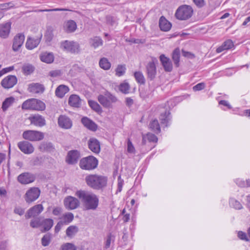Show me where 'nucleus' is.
I'll use <instances>...</instances> for the list:
<instances>
[{
  "instance_id": "f257e3e1",
  "label": "nucleus",
  "mask_w": 250,
  "mask_h": 250,
  "mask_svg": "<svg viewBox=\"0 0 250 250\" xmlns=\"http://www.w3.org/2000/svg\"><path fill=\"white\" fill-rule=\"evenodd\" d=\"M75 195L81 200L84 210H95L99 205V198L94 193L80 190L75 193Z\"/></svg>"
},
{
  "instance_id": "f03ea898",
  "label": "nucleus",
  "mask_w": 250,
  "mask_h": 250,
  "mask_svg": "<svg viewBox=\"0 0 250 250\" xmlns=\"http://www.w3.org/2000/svg\"><path fill=\"white\" fill-rule=\"evenodd\" d=\"M87 185L94 189H100L105 187L107 184V178L98 175H89L86 177Z\"/></svg>"
},
{
  "instance_id": "7ed1b4c3",
  "label": "nucleus",
  "mask_w": 250,
  "mask_h": 250,
  "mask_svg": "<svg viewBox=\"0 0 250 250\" xmlns=\"http://www.w3.org/2000/svg\"><path fill=\"white\" fill-rule=\"evenodd\" d=\"M21 108L24 110L43 111L45 109V104L41 100L32 98L24 101Z\"/></svg>"
},
{
  "instance_id": "20e7f679",
  "label": "nucleus",
  "mask_w": 250,
  "mask_h": 250,
  "mask_svg": "<svg viewBox=\"0 0 250 250\" xmlns=\"http://www.w3.org/2000/svg\"><path fill=\"white\" fill-rule=\"evenodd\" d=\"M98 164V161L95 157L89 156L82 159L79 165L82 169L90 170L97 167Z\"/></svg>"
},
{
  "instance_id": "39448f33",
  "label": "nucleus",
  "mask_w": 250,
  "mask_h": 250,
  "mask_svg": "<svg viewBox=\"0 0 250 250\" xmlns=\"http://www.w3.org/2000/svg\"><path fill=\"white\" fill-rule=\"evenodd\" d=\"M193 14V9L190 6L184 5L180 6L176 10L175 17L180 20H186L190 18Z\"/></svg>"
},
{
  "instance_id": "423d86ee",
  "label": "nucleus",
  "mask_w": 250,
  "mask_h": 250,
  "mask_svg": "<svg viewBox=\"0 0 250 250\" xmlns=\"http://www.w3.org/2000/svg\"><path fill=\"white\" fill-rule=\"evenodd\" d=\"M22 137L30 141H39L43 139L44 134L40 131L29 130L23 132Z\"/></svg>"
},
{
  "instance_id": "0eeeda50",
  "label": "nucleus",
  "mask_w": 250,
  "mask_h": 250,
  "mask_svg": "<svg viewBox=\"0 0 250 250\" xmlns=\"http://www.w3.org/2000/svg\"><path fill=\"white\" fill-rule=\"evenodd\" d=\"M61 47L71 53H78L80 52L79 44L74 41H65L61 43Z\"/></svg>"
},
{
  "instance_id": "6e6552de",
  "label": "nucleus",
  "mask_w": 250,
  "mask_h": 250,
  "mask_svg": "<svg viewBox=\"0 0 250 250\" xmlns=\"http://www.w3.org/2000/svg\"><path fill=\"white\" fill-rule=\"evenodd\" d=\"M40 190L36 187L31 188L26 191L24 195L25 201L30 203L37 199L40 195Z\"/></svg>"
},
{
  "instance_id": "1a4fd4ad",
  "label": "nucleus",
  "mask_w": 250,
  "mask_h": 250,
  "mask_svg": "<svg viewBox=\"0 0 250 250\" xmlns=\"http://www.w3.org/2000/svg\"><path fill=\"white\" fill-rule=\"evenodd\" d=\"M64 206L68 210L77 208L80 205L79 200L74 197L68 196L65 197L63 201Z\"/></svg>"
},
{
  "instance_id": "9d476101",
  "label": "nucleus",
  "mask_w": 250,
  "mask_h": 250,
  "mask_svg": "<svg viewBox=\"0 0 250 250\" xmlns=\"http://www.w3.org/2000/svg\"><path fill=\"white\" fill-rule=\"evenodd\" d=\"M36 176L30 172H23L20 174L17 177V181L22 185H27L33 182Z\"/></svg>"
},
{
  "instance_id": "9b49d317",
  "label": "nucleus",
  "mask_w": 250,
  "mask_h": 250,
  "mask_svg": "<svg viewBox=\"0 0 250 250\" xmlns=\"http://www.w3.org/2000/svg\"><path fill=\"white\" fill-rule=\"evenodd\" d=\"M157 62V60L156 59H153L152 61L148 62L146 65L147 78L150 80H153L155 78L156 75L155 62Z\"/></svg>"
},
{
  "instance_id": "f8f14e48",
  "label": "nucleus",
  "mask_w": 250,
  "mask_h": 250,
  "mask_svg": "<svg viewBox=\"0 0 250 250\" xmlns=\"http://www.w3.org/2000/svg\"><path fill=\"white\" fill-rule=\"evenodd\" d=\"M28 120L30 121L31 125H33L36 126L41 127L46 125L45 118L40 114L32 115L28 118Z\"/></svg>"
},
{
  "instance_id": "ddd939ff",
  "label": "nucleus",
  "mask_w": 250,
  "mask_h": 250,
  "mask_svg": "<svg viewBox=\"0 0 250 250\" xmlns=\"http://www.w3.org/2000/svg\"><path fill=\"white\" fill-rule=\"evenodd\" d=\"M17 83V77L14 75H9L1 82L2 86L5 89L13 87Z\"/></svg>"
},
{
  "instance_id": "4468645a",
  "label": "nucleus",
  "mask_w": 250,
  "mask_h": 250,
  "mask_svg": "<svg viewBox=\"0 0 250 250\" xmlns=\"http://www.w3.org/2000/svg\"><path fill=\"white\" fill-rule=\"evenodd\" d=\"M59 126L64 129H70L72 126V121L65 115H60L58 119Z\"/></svg>"
},
{
  "instance_id": "2eb2a0df",
  "label": "nucleus",
  "mask_w": 250,
  "mask_h": 250,
  "mask_svg": "<svg viewBox=\"0 0 250 250\" xmlns=\"http://www.w3.org/2000/svg\"><path fill=\"white\" fill-rule=\"evenodd\" d=\"M43 209L41 204H38L30 208L25 215L26 219L38 216Z\"/></svg>"
},
{
  "instance_id": "dca6fc26",
  "label": "nucleus",
  "mask_w": 250,
  "mask_h": 250,
  "mask_svg": "<svg viewBox=\"0 0 250 250\" xmlns=\"http://www.w3.org/2000/svg\"><path fill=\"white\" fill-rule=\"evenodd\" d=\"M80 157V154L78 150H73L69 151L66 158V162L68 164H75L77 163Z\"/></svg>"
},
{
  "instance_id": "f3484780",
  "label": "nucleus",
  "mask_w": 250,
  "mask_h": 250,
  "mask_svg": "<svg viewBox=\"0 0 250 250\" xmlns=\"http://www.w3.org/2000/svg\"><path fill=\"white\" fill-rule=\"evenodd\" d=\"M18 146L19 149L25 154H31L34 150L32 145L27 141L20 142Z\"/></svg>"
},
{
  "instance_id": "a211bd4d",
  "label": "nucleus",
  "mask_w": 250,
  "mask_h": 250,
  "mask_svg": "<svg viewBox=\"0 0 250 250\" xmlns=\"http://www.w3.org/2000/svg\"><path fill=\"white\" fill-rule=\"evenodd\" d=\"M24 41V36L22 34L16 35L13 39L12 48L14 51H18L22 46Z\"/></svg>"
},
{
  "instance_id": "6ab92c4d",
  "label": "nucleus",
  "mask_w": 250,
  "mask_h": 250,
  "mask_svg": "<svg viewBox=\"0 0 250 250\" xmlns=\"http://www.w3.org/2000/svg\"><path fill=\"white\" fill-rule=\"evenodd\" d=\"M45 90L43 85L39 83H33L28 86V90L29 92L34 94L42 93Z\"/></svg>"
},
{
  "instance_id": "aec40b11",
  "label": "nucleus",
  "mask_w": 250,
  "mask_h": 250,
  "mask_svg": "<svg viewBox=\"0 0 250 250\" xmlns=\"http://www.w3.org/2000/svg\"><path fill=\"white\" fill-rule=\"evenodd\" d=\"M89 148L94 153L98 154L100 151V144L99 141L94 138H90L88 141Z\"/></svg>"
},
{
  "instance_id": "412c9836",
  "label": "nucleus",
  "mask_w": 250,
  "mask_h": 250,
  "mask_svg": "<svg viewBox=\"0 0 250 250\" xmlns=\"http://www.w3.org/2000/svg\"><path fill=\"white\" fill-rule=\"evenodd\" d=\"M11 23L8 22L0 24V37L3 39L8 38L11 29Z\"/></svg>"
},
{
  "instance_id": "4be33fe9",
  "label": "nucleus",
  "mask_w": 250,
  "mask_h": 250,
  "mask_svg": "<svg viewBox=\"0 0 250 250\" xmlns=\"http://www.w3.org/2000/svg\"><path fill=\"white\" fill-rule=\"evenodd\" d=\"M160 60L165 70L167 72H171L172 70V64L170 59L162 54L160 56Z\"/></svg>"
},
{
  "instance_id": "5701e85b",
  "label": "nucleus",
  "mask_w": 250,
  "mask_h": 250,
  "mask_svg": "<svg viewBox=\"0 0 250 250\" xmlns=\"http://www.w3.org/2000/svg\"><path fill=\"white\" fill-rule=\"evenodd\" d=\"M83 125L88 129L95 131L97 129V125L87 117H83L81 120Z\"/></svg>"
},
{
  "instance_id": "b1692460",
  "label": "nucleus",
  "mask_w": 250,
  "mask_h": 250,
  "mask_svg": "<svg viewBox=\"0 0 250 250\" xmlns=\"http://www.w3.org/2000/svg\"><path fill=\"white\" fill-rule=\"evenodd\" d=\"M159 27L161 30L168 31L170 29L171 24L164 16H162L159 20Z\"/></svg>"
},
{
  "instance_id": "393cba45",
  "label": "nucleus",
  "mask_w": 250,
  "mask_h": 250,
  "mask_svg": "<svg viewBox=\"0 0 250 250\" xmlns=\"http://www.w3.org/2000/svg\"><path fill=\"white\" fill-rule=\"evenodd\" d=\"M69 88L67 86L63 84L60 85L55 90V94L57 97L62 98L64 95L69 91Z\"/></svg>"
},
{
  "instance_id": "a878e982",
  "label": "nucleus",
  "mask_w": 250,
  "mask_h": 250,
  "mask_svg": "<svg viewBox=\"0 0 250 250\" xmlns=\"http://www.w3.org/2000/svg\"><path fill=\"white\" fill-rule=\"evenodd\" d=\"M40 39L28 38L26 42V47L28 49H33L36 47L40 42Z\"/></svg>"
},
{
  "instance_id": "bb28decb",
  "label": "nucleus",
  "mask_w": 250,
  "mask_h": 250,
  "mask_svg": "<svg viewBox=\"0 0 250 250\" xmlns=\"http://www.w3.org/2000/svg\"><path fill=\"white\" fill-rule=\"evenodd\" d=\"M64 28L68 33L74 32L77 28L76 23L73 20H69L64 23Z\"/></svg>"
},
{
  "instance_id": "cd10ccee",
  "label": "nucleus",
  "mask_w": 250,
  "mask_h": 250,
  "mask_svg": "<svg viewBox=\"0 0 250 250\" xmlns=\"http://www.w3.org/2000/svg\"><path fill=\"white\" fill-rule=\"evenodd\" d=\"M69 104L74 107H79L81 105V99L77 95H72L68 100Z\"/></svg>"
},
{
  "instance_id": "c85d7f7f",
  "label": "nucleus",
  "mask_w": 250,
  "mask_h": 250,
  "mask_svg": "<svg viewBox=\"0 0 250 250\" xmlns=\"http://www.w3.org/2000/svg\"><path fill=\"white\" fill-rule=\"evenodd\" d=\"M41 60L47 63H50L54 61V55L52 53L44 52L40 55Z\"/></svg>"
},
{
  "instance_id": "c756f323",
  "label": "nucleus",
  "mask_w": 250,
  "mask_h": 250,
  "mask_svg": "<svg viewBox=\"0 0 250 250\" xmlns=\"http://www.w3.org/2000/svg\"><path fill=\"white\" fill-rule=\"evenodd\" d=\"M170 112L168 111L165 110V112L162 113L160 116V120L161 125H164L165 127L168 126L167 123L170 120L169 117Z\"/></svg>"
},
{
  "instance_id": "7c9ffc66",
  "label": "nucleus",
  "mask_w": 250,
  "mask_h": 250,
  "mask_svg": "<svg viewBox=\"0 0 250 250\" xmlns=\"http://www.w3.org/2000/svg\"><path fill=\"white\" fill-rule=\"evenodd\" d=\"M15 102V98L13 97H10L5 99L3 102L2 104V111L5 112L7 109L11 106Z\"/></svg>"
},
{
  "instance_id": "2f4dec72",
  "label": "nucleus",
  "mask_w": 250,
  "mask_h": 250,
  "mask_svg": "<svg viewBox=\"0 0 250 250\" xmlns=\"http://www.w3.org/2000/svg\"><path fill=\"white\" fill-rule=\"evenodd\" d=\"M53 220L52 219H45L42 223V225L43 226V229L42 232L47 231L51 229L53 225Z\"/></svg>"
},
{
  "instance_id": "473e14b6",
  "label": "nucleus",
  "mask_w": 250,
  "mask_h": 250,
  "mask_svg": "<svg viewBox=\"0 0 250 250\" xmlns=\"http://www.w3.org/2000/svg\"><path fill=\"white\" fill-rule=\"evenodd\" d=\"M180 57V51L179 48H176L172 53V60L174 62L175 65L178 67L179 66V61Z\"/></svg>"
},
{
  "instance_id": "72a5a7b5",
  "label": "nucleus",
  "mask_w": 250,
  "mask_h": 250,
  "mask_svg": "<svg viewBox=\"0 0 250 250\" xmlns=\"http://www.w3.org/2000/svg\"><path fill=\"white\" fill-rule=\"evenodd\" d=\"M89 43L91 46L94 48L102 45L103 40L101 38L98 37H95L93 38H91L89 40Z\"/></svg>"
},
{
  "instance_id": "f704fd0d",
  "label": "nucleus",
  "mask_w": 250,
  "mask_h": 250,
  "mask_svg": "<svg viewBox=\"0 0 250 250\" xmlns=\"http://www.w3.org/2000/svg\"><path fill=\"white\" fill-rule=\"evenodd\" d=\"M98 100L103 106L105 107H110V102L105 95H100L98 97Z\"/></svg>"
},
{
  "instance_id": "c9c22d12",
  "label": "nucleus",
  "mask_w": 250,
  "mask_h": 250,
  "mask_svg": "<svg viewBox=\"0 0 250 250\" xmlns=\"http://www.w3.org/2000/svg\"><path fill=\"white\" fill-rule=\"evenodd\" d=\"M150 128L156 133L160 132L161 129L159 124L157 120L155 119L152 121L149 124Z\"/></svg>"
},
{
  "instance_id": "e433bc0d",
  "label": "nucleus",
  "mask_w": 250,
  "mask_h": 250,
  "mask_svg": "<svg viewBox=\"0 0 250 250\" xmlns=\"http://www.w3.org/2000/svg\"><path fill=\"white\" fill-rule=\"evenodd\" d=\"M79 230L76 226H70L66 230V234L68 237H71L76 234Z\"/></svg>"
},
{
  "instance_id": "4c0bfd02",
  "label": "nucleus",
  "mask_w": 250,
  "mask_h": 250,
  "mask_svg": "<svg viewBox=\"0 0 250 250\" xmlns=\"http://www.w3.org/2000/svg\"><path fill=\"white\" fill-rule=\"evenodd\" d=\"M99 65L104 70H108L111 67L110 62L105 58H103L100 60Z\"/></svg>"
},
{
  "instance_id": "58836bf2",
  "label": "nucleus",
  "mask_w": 250,
  "mask_h": 250,
  "mask_svg": "<svg viewBox=\"0 0 250 250\" xmlns=\"http://www.w3.org/2000/svg\"><path fill=\"white\" fill-rule=\"evenodd\" d=\"M88 104L96 112L98 113L102 112V109L97 102L92 100H89L88 101Z\"/></svg>"
},
{
  "instance_id": "ea45409f",
  "label": "nucleus",
  "mask_w": 250,
  "mask_h": 250,
  "mask_svg": "<svg viewBox=\"0 0 250 250\" xmlns=\"http://www.w3.org/2000/svg\"><path fill=\"white\" fill-rule=\"evenodd\" d=\"M51 240V234L47 233L44 235L41 239L42 244L44 247H46L49 245Z\"/></svg>"
},
{
  "instance_id": "a19ab883",
  "label": "nucleus",
  "mask_w": 250,
  "mask_h": 250,
  "mask_svg": "<svg viewBox=\"0 0 250 250\" xmlns=\"http://www.w3.org/2000/svg\"><path fill=\"white\" fill-rule=\"evenodd\" d=\"M134 77L138 83L140 84H144L145 83V77L141 72H135L134 73Z\"/></svg>"
},
{
  "instance_id": "79ce46f5",
  "label": "nucleus",
  "mask_w": 250,
  "mask_h": 250,
  "mask_svg": "<svg viewBox=\"0 0 250 250\" xmlns=\"http://www.w3.org/2000/svg\"><path fill=\"white\" fill-rule=\"evenodd\" d=\"M40 149L42 151H51L53 148V145L51 143H43L40 146Z\"/></svg>"
},
{
  "instance_id": "37998d69",
  "label": "nucleus",
  "mask_w": 250,
  "mask_h": 250,
  "mask_svg": "<svg viewBox=\"0 0 250 250\" xmlns=\"http://www.w3.org/2000/svg\"><path fill=\"white\" fill-rule=\"evenodd\" d=\"M130 89L129 84L127 83H123L120 84L119 90L121 92L124 94L129 93Z\"/></svg>"
},
{
  "instance_id": "c03bdc74",
  "label": "nucleus",
  "mask_w": 250,
  "mask_h": 250,
  "mask_svg": "<svg viewBox=\"0 0 250 250\" xmlns=\"http://www.w3.org/2000/svg\"><path fill=\"white\" fill-rule=\"evenodd\" d=\"M229 204L236 209H241L243 207L241 203L234 198H231L229 200Z\"/></svg>"
},
{
  "instance_id": "a18cd8bd",
  "label": "nucleus",
  "mask_w": 250,
  "mask_h": 250,
  "mask_svg": "<svg viewBox=\"0 0 250 250\" xmlns=\"http://www.w3.org/2000/svg\"><path fill=\"white\" fill-rule=\"evenodd\" d=\"M115 239L114 236L111 233H109L106 237L105 242L104 248L107 249L110 247L111 241L114 242Z\"/></svg>"
},
{
  "instance_id": "49530a36",
  "label": "nucleus",
  "mask_w": 250,
  "mask_h": 250,
  "mask_svg": "<svg viewBox=\"0 0 250 250\" xmlns=\"http://www.w3.org/2000/svg\"><path fill=\"white\" fill-rule=\"evenodd\" d=\"M126 68L125 64L119 65L116 69V75L119 77L123 76L125 71Z\"/></svg>"
},
{
  "instance_id": "de8ad7c7",
  "label": "nucleus",
  "mask_w": 250,
  "mask_h": 250,
  "mask_svg": "<svg viewBox=\"0 0 250 250\" xmlns=\"http://www.w3.org/2000/svg\"><path fill=\"white\" fill-rule=\"evenodd\" d=\"M22 70L25 74L29 75L34 71V68L31 64H27L22 66Z\"/></svg>"
},
{
  "instance_id": "09e8293b",
  "label": "nucleus",
  "mask_w": 250,
  "mask_h": 250,
  "mask_svg": "<svg viewBox=\"0 0 250 250\" xmlns=\"http://www.w3.org/2000/svg\"><path fill=\"white\" fill-rule=\"evenodd\" d=\"M67 9L64 8H54V9H39L35 10H30L26 13L35 12H51V11H67Z\"/></svg>"
},
{
  "instance_id": "8fccbe9b",
  "label": "nucleus",
  "mask_w": 250,
  "mask_h": 250,
  "mask_svg": "<svg viewBox=\"0 0 250 250\" xmlns=\"http://www.w3.org/2000/svg\"><path fill=\"white\" fill-rule=\"evenodd\" d=\"M30 226L33 228H38L42 225V223L39 218L32 220L30 222Z\"/></svg>"
},
{
  "instance_id": "3c124183",
  "label": "nucleus",
  "mask_w": 250,
  "mask_h": 250,
  "mask_svg": "<svg viewBox=\"0 0 250 250\" xmlns=\"http://www.w3.org/2000/svg\"><path fill=\"white\" fill-rule=\"evenodd\" d=\"M75 246L72 244L67 243L63 245L61 247V250H76Z\"/></svg>"
},
{
  "instance_id": "603ef678",
  "label": "nucleus",
  "mask_w": 250,
  "mask_h": 250,
  "mask_svg": "<svg viewBox=\"0 0 250 250\" xmlns=\"http://www.w3.org/2000/svg\"><path fill=\"white\" fill-rule=\"evenodd\" d=\"M63 219L67 223L71 222L74 219L73 214L71 212H68L63 215Z\"/></svg>"
},
{
  "instance_id": "864d4df0",
  "label": "nucleus",
  "mask_w": 250,
  "mask_h": 250,
  "mask_svg": "<svg viewBox=\"0 0 250 250\" xmlns=\"http://www.w3.org/2000/svg\"><path fill=\"white\" fill-rule=\"evenodd\" d=\"M105 95L107 97L108 100L110 101V106L111 105V103H115L117 101V98L108 92H106L105 93Z\"/></svg>"
},
{
  "instance_id": "5fc2aeb1",
  "label": "nucleus",
  "mask_w": 250,
  "mask_h": 250,
  "mask_svg": "<svg viewBox=\"0 0 250 250\" xmlns=\"http://www.w3.org/2000/svg\"><path fill=\"white\" fill-rule=\"evenodd\" d=\"M106 22L108 24H109L111 26H114V25L116 24V21L114 17L110 16H108L106 17Z\"/></svg>"
},
{
  "instance_id": "6e6d98bb",
  "label": "nucleus",
  "mask_w": 250,
  "mask_h": 250,
  "mask_svg": "<svg viewBox=\"0 0 250 250\" xmlns=\"http://www.w3.org/2000/svg\"><path fill=\"white\" fill-rule=\"evenodd\" d=\"M14 5H12L11 2H8L0 4V10H7L10 8L13 7Z\"/></svg>"
},
{
  "instance_id": "4d7b16f0",
  "label": "nucleus",
  "mask_w": 250,
  "mask_h": 250,
  "mask_svg": "<svg viewBox=\"0 0 250 250\" xmlns=\"http://www.w3.org/2000/svg\"><path fill=\"white\" fill-rule=\"evenodd\" d=\"M223 44L226 50L230 49L233 46V42L230 40L226 41Z\"/></svg>"
},
{
  "instance_id": "13d9d810",
  "label": "nucleus",
  "mask_w": 250,
  "mask_h": 250,
  "mask_svg": "<svg viewBox=\"0 0 250 250\" xmlns=\"http://www.w3.org/2000/svg\"><path fill=\"white\" fill-rule=\"evenodd\" d=\"M205 87V84L204 83H201L197 84L193 87V90L195 91H199L203 89Z\"/></svg>"
},
{
  "instance_id": "bf43d9fd",
  "label": "nucleus",
  "mask_w": 250,
  "mask_h": 250,
  "mask_svg": "<svg viewBox=\"0 0 250 250\" xmlns=\"http://www.w3.org/2000/svg\"><path fill=\"white\" fill-rule=\"evenodd\" d=\"M238 237L241 240H245L246 241H249V239L248 238L246 233L239 231L238 233Z\"/></svg>"
},
{
  "instance_id": "052dcab7",
  "label": "nucleus",
  "mask_w": 250,
  "mask_h": 250,
  "mask_svg": "<svg viewBox=\"0 0 250 250\" xmlns=\"http://www.w3.org/2000/svg\"><path fill=\"white\" fill-rule=\"evenodd\" d=\"M127 151L131 153L135 152V148L129 139L128 140L127 142Z\"/></svg>"
},
{
  "instance_id": "680f3d73",
  "label": "nucleus",
  "mask_w": 250,
  "mask_h": 250,
  "mask_svg": "<svg viewBox=\"0 0 250 250\" xmlns=\"http://www.w3.org/2000/svg\"><path fill=\"white\" fill-rule=\"evenodd\" d=\"M147 138L149 142H157L158 140L157 137L153 134L147 133Z\"/></svg>"
},
{
  "instance_id": "e2e57ef3",
  "label": "nucleus",
  "mask_w": 250,
  "mask_h": 250,
  "mask_svg": "<svg viewBox=\"0 0 250 250\" xmlns=\"http://www.w3.org/2000/svg\"><path fill=\"white\" fill-rule=\"evenodd\" d=\"M62 73L60 70H51L49 72V75L52 77H56L61 75Z\"/></svg>"
},
{
  "instance_id": "0e129e2a",
  "label": "nucleus",
  "mask_w": 250,
  "mask_h": 250,
  "mask_svg": "<svg viewBox=\"0 0 250 250\" xmlns=\"http://www.w3.org/2000/svg\"><path fill=\"white\" fill-rule=\"evenodd\" d=\"M14 69V66H10L8 67L4 68L0 71V77L3 74L9 72Z\"/></svg>"
},
{
  "instance_id": "69168bd1",
  "label": "nucleus",
  "mask_w": 250,
  "mask_h": 250,
  "mask_svg": "<svg viewBox=\"0 0 250 250\" xmlns=\"http://www.w3.org/2000/svg\"><path fill=\"white\" fill-rule=\"evenodd\" d=\"M14 212L15 214H19L20 216L22 215L24 213V209L20 207H16L14 209Z\"/></svg>"
},
{
  "instance_id": "338daca9",
  "label": "nucleus",
  "mask_w": 250,
  "mask_h": 250,
  "mask_svg": "<svg viewBox=\"0 0 250 250\" xmlns=\"http://www.w3.org/2000/svg\"><path fill=\"white\" fill-rule=\"evenodd\" d=\"M118 189L117 191L121 192L123 186L124 180L121 179V176H119L118 178Z\"/></svg>"
},
{
  "instance_id": "774afa93",
  "label": "nucleus",
  "mask_w": 250,
  "mask_h": 250,
  "mask_svg": "<svg viewBox=\"0 0 250 250\" xmlns=\"http://www.w3.org/2000/svg\"><path fill=\"white\" fill-rule=\"evenodd\" d=\"M62 212V208L61 207H57L53 209L52 213L54 215L58 216Z\"/></svg>"
}]
</instances>
